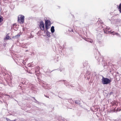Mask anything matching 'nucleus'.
<instances>
[{"instance_id": "obj_1", "label": "nucleus", "mask_w": 121, "mask_h": 121, "mask_svg": "<svg viewBox=\"0 0 121 121\" xmlns=\"http://www.w3.org/2000/svg\"><path fill=\"white\" fill-rule=\"evenodd\" d=\"M24 16L22 15H19L18 17V22L20 24H23L24 22Z\"/></svg>"}, {"instance_id": "obj_2", "label": "nucleus", "mask_w": 121, "mask_h": 121, "mask_svg": "<svg viewBox=\"0 0 121 121\" xmlns=\"http://www.w3.org/2000/svg\"><path fill=\"white\" fill-rule=\"evenodd\" d=\"M111 82V80L109 79L105 78L104 77L102 79V83L104 84H106L110 83Z\"/></svg>"}, {"instance_id": "obj_3", "label": "nucleus", "mask_w": 121, "mask_h": 121, "mask_svg": "<svg viewBox=\"0 0 121 121\" xmlns=\"http://www.w3.org/2000/svg\"><path fill=\"white\" fill-rule=\"evenodd\" d=\"M45 25L46 29L47 30L49 29L51 25V22L50 20H48L45 21Z\"/></svg>"}, {"instance_id": "obj_4", "label": "nucleus", "mask_w": 121, "mask_h": 121, "mask_svg": "<svg viewBox=\"0 0 121 121\" xmlns=\"http://www.w3.org/2000/svg\"><path fill=\"white\" fill-rule=\"evenodd\" d=\"M39 27L41 30L43 31L44 30V26L43 22L41 21L39 23Z\"/></svg>"}, {"instance_id": "obj_5", "label": "nucleus", "mask_w": 121, "mask_h": 121, "mask_svg": "<svg viewBox=\"0 0 121 121\" xmlns=\"http://www.w3.org/2000/svg\"><path fill=\"white\" fill-rule=\"evenodd\" d=\"M51 30L52 33H53L55 31V30L54 29V27L53 26H52L51 29Z\"/></svg>"}, {"instance_id": "obj_6", "label": "nucleus", "mask_w": 121, "mask_h": 121, "mask_svg": "<svg viewBox=\"0 0 121 121\" xmlns=\"http://www.w3.org/2000/svg\"><path fill=\"white\" fill-rule=\"evenodd\" d=\"M118 8L119 9V10L120 13H121V3L120 4Z\"/></svg>"}, {"instance_id": "obj_7", "label": "nucleus", "mask_w": 121, "mask_h": 121, "mask_svg": "<svg viewBox=\"0 0 121 121\" xmlns=\"http://www.w3.org/2000/svg\"><path fill=\"white\" fill-rule=\"evenodd\" d=\"M8 34L6 36L5 39H9L10 38V37L9 35H8Z\"/></svg>"}, {"instance_id": "obj_8", "label": "nucleus", "mask_w": 121, "mask_h": 121, "mask_svg": "<svg viewBox=\"0 0 121 121\" xmlns=\"http://www.w3.org/2000/svg\"><path fill=\"white\" fill-rule=\"evenodd\" d=\"M3 18L1 16L0 17V23L3 20Z\"/></svg>"}, {"instance_id": "obj_9", "label": "nucleus", "mask_w": 121, "mask_h": 121, "mask_svg": "<svg viewBox=\"0 0 121 121\" xmlns=\"http://www.w3.org/2000/svg\"><path fill=\"white\" fill-rule=\"evenodd\" d=\"M6 119L7 121H10L11 120L9 119L8 118H6Z\"/></svg>"}, {"instance_id": "obj_10", "label": "nucleus", "mask_w": 121, "mask_h": 121, "mask_svg": "<svg viewBox=\"0 0 121 121\" xmlns=\"http://www.w3.org/2000/svg\"><path fill=\"white\" fill-rule=\"evenodd\" d=\"M20 35H16L15 37H19L20 36Z\"/></svg>"}, {"instance_id": "obj_11", "label": "nucleus", "mask_w": 121, "mask_h": 121, "mask_svg": "<svg viewBox=\"0 0 121 121\" xmlns=\"http://www.w3.org/2000/svg\"><path fill=\"white\" fill-rule=\"evenodd\" d=\"M16 121V119H15V120H11L10 121Z\"/></svg>"}, {"instance_id": "obj_12", "label": "nucleus", "mask_w": 121, "mask_h": 121, "mask_svg": "<svg viewBox=\"0 0 121 121\" xmlns=\"http://www.w3.org/2000/svg\"><path fill=\"white\" fill-rule=\"evenodd\" d=\"M16 26V24H14L13 25V27L14 28V26Z\"/></svg>"}, {"instance_id": "obj_13", "label": "nucleus", "mask_w": 121, "mask_h": 121, "mask_svg": "<svg viewBox=\"0 0 121 121\" xmlns=\"http://www.w3.org/2000/svg\"><path fill=\"white\" fill-rule=\"evenodd\" d=\"M45 97L49 98V97H48L47 96H46L45 95Z\"/></svg>"}, {"instance_id": "obj_14", "label": "nucleus", "mask_w": 121, "mask_h": 121, "mask_svg": "<svg viewBox=\"0 0 121 121\" xmlns=\"http://www.w3.org/2000/svg\"><path fill=\"white\" fill-rule=\"evenodd\" d=\"M104 33H106V32H105V30H104Z\"/></svg>"}, {"instance_id": "obj_15", "label": "nucleus", "mask_w": 121, "mask_h": 121, "mask_svg": "<svg viewBox=\"0 0 121 121\" xmlns=\"http://www.w3.org/2000/svg\"><path fill=\"white\" fill-rule=\"evenodd\" d=\"M75 103H77L76 102H75Z\"/></svg>"}]
</instances>
